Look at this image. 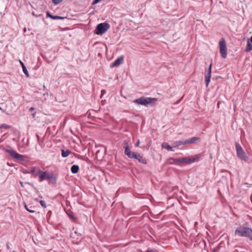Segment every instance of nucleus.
Masks as SVG:
<instances>
[{
    "instance_id": "36",
    "label": "nucleus",
    "mask_w": 252,
    "mask_h": 252,
    "mask_svg": "<svg viewBox=\"0 0 252 252\" xmlns=\"http://www.w3.org/2000/svg\"><path fill=\"white\" fill-rule=\"evenodd\" d=\"M32 14L33 16H34L35 17H38V16H37V15H36V14H35L34 13V12H32Z\"/></svg>"
},
{
    "instance_id": "5",
    "label": "nucleus",
    "mask_w": 252,
    "mask_h": 252,
    "mask_svg": "<svg viewBox=\"0 0 252 252\" xmlns=\"http://www.w3.org/2000/svg\"><path fill=\"white\" fill-rule=\"evenodd\" d=\"M110 28V25L107 23H102L98 24L95 29V33L100 35L105 32Z\"/></svg>"
},
{
    "instance_id": "7",
    "label": "nucleus",
    "mask_w": 252,
    "mask_h": 252,
    "mask_svg": "<svg viewBox=\"0 0 252 252\" xmlns=\"http://www.w3.org/2000/svg\"><path fill=\"white\" fill-rule=\"evenodd\" d=\"M212 63H211L210 64L209 68L207 72L205 73V81L206 84V86L208 87L211 80V70H212Z\"/></svg>"
},
{
    "instance_id": "21",
    "label": "nucleus",
    "mask_w": 252,
    "mask_h": 252,
    "mask_svg": "<svg viewBox=\"0 0 252 252\" xmlns=\"http://www.w3.org/2000/svg\"><path fill=\"white\" fill-rule=\"evenodd\" d=\"M67 214L70 220H73L74 221L76 220V218L75 217V216H74V214L72 212H70L69 213H67Z\"/></svg>"
},
{
    "instance_id": "28",
    "label": "nucleus",
    "mask_w": 252,
    "mask_h": 252,
    "mask_svg": "<svg viewBox=\"0 0 252 252\" xmlns=\"http://www.w3.org/2000/svg\"><path fill=\"white\" fill-rule=\"evenodd\" d=\"M181 162H182V163H188V158H182Z\"/></svg>"
},
{
    "instance_id": "35",
    "label": "nucleus",
    "mask_w": 252,
    "mask_h": 252,
    "mask_svg": "<svg viewBox=\"0 0 252 252\" xmlns=\"http://www.w3.org/2000/svg\"><path fill=\"white\" fill-rule=\"evenodd\" d=\"M2 127H6V128H8L9 127V126L6 125H3L2 126Z\"/></svg>"
},
{
    "instance_id": "6",
    "label": "nucleus",
    "mask_w": 252,
    "mask_h": 252,
    "mask_svg": "<svg viewBox=\"0 0 252 252\" xmlns=\"http://www.w3.org/2000/svg\"><path fill=\"white\" fill-rule=\"evenodd\" d=\"M51 173L46 171H42L39 169L35 175L38 176L40 181H42L46 179L48 180V177H50Z\"/></svg>"
},
{
    "instance_id": "31",
    "label": "nucleus",
    "mask_w": 252,
    "mask_h": 252,
    "mask_svg": "<svg viewBox=\"0 0 252 252\" xmlns=\"http://www.w3.org/2000/svg\"><path fill=\"white\" fill-rule=\"evenodd\" d=\"M139 144H140V141L138 140L137 141V142L136 143L135 145V147H137L139 146Z\"/></svg>"
},
{
    "instance_id": "42",
    "label": "nucleus",
    "mask_w": 252,
    "mask_h": 252,
    "mask_svg": "<svg viewBox=\"0 0 252 252\" xmlns=\"http://www.w3.org/2000/svg\"><path fill=\"white\" fill-rule=\"evenodd\" d=\"M1 108L0 107V110H1Z\"/></svg>"
},
{
    "instance_id": "4",
    "label": "nucleus",
    "mask_w": 252,
    "mask_h": 252,
    "mask_svg": "<svg viewBox=\"0 0 252 252\" xmlns=\"http://www.w3.org/2000/svg\"><path fill=\"white\" fill-rule=\"evenodd\" d=\"M235 147L238 157L242 160L248 161L249 158L241 146L238 143H235Z\"/></svg>"
},
{
    "instance_id": "16",
    "label": "nucleus",
    "mask_w": 252,
    "mask_h": 252,
    "mask_svg": "<svg viewBox=\"0 0 252 252\" xmlns=\"http://www.w3.org/2000/svg\"><path fill=\"white\" fill-rule=\"evenodd\" d=\"M161 146H162V148L166 149L168 151H173V148H172V147H171V146L169 145L166 143H162Z\"/></svg>"
},
{
    "instance_id": "32",
    "label": "nucleus",
    "mask_w": 252,
    "mask_h": 252,
    "mask_svg": "<svg viewBox=\"0 0 252 252\" xmlns=\"http://www.w3.org/2000/svg\"><path fill=\"white\" fill-rule=\"evenodd\" d=\"M19 62H20L21 65H22V67H23V65H25L24 63L21 60H20Z\"/></svg>"
},
{
    "instance_id": "13",
    "label": "nucleus",
    "mask_w": 252,
    "mask_h": 252,
    "mask_svg": "<svg viewBox=\"0 0 252 252\" xmlns=\"http://www.w3.org/2000/svg\"><path fill=\"white\" fill-rule=\"evenodd\" d=\"M220 49L226 48V43L225 39L222 38L219 42Z\"/></svg>"
},
{
    "instance_id": "33",
    "label": "nucleus",
    "mask_w": 252,
    "mask_h": 252,
    "mask_svg": "<svg viewBox=\"0 0 252 252\" xmlns=\"http://www.w3.org/2000/svg\"><path fill=\"white\" fill-rule=\"evenodd\" d=\"M106 93V91L104 90H102L101 91V94H104Z\"/></svg>"
},
{
    "instance_id": "12",
    "label": "nucleus",
    "mask_w": 252,
    "mask_h": 252,
    "mask_svg": "<svg viewBox=\"0 0 252 252\" xmlns=\"http://www.w3.org/2000/svg\"><path fill=\"white\" fill-rule=\"evenodd\" d=\"M48 178H49L48 180H49L51 184H56L57 178L54 174L51 173L50 175V177H48Z\"/></svg>"
},
{
    "instance_id": "34",
    "label": "nucleus",
    "mask_w": 252,
    "mask_h": 252,
    "mask_svg": "<svg viewBox=\"0 0 252 252\" xmlns=\"http://www.w3.org/2000/svg\"><path fill=\"white\" fill-rule=\"evenodd\" d=\"M34 110V108L33 107H31V108H30V109H29V111H30V112H31V111H32Z\"/></svg>"
},
{
    "instance_id": "17",
    "label": "nucleus",
    "mask_w": 252,
    "mask_h": 252,
    "mask_svg": "<svg viewBox=\"0 0 252 252\" xmlns=\"http://www.w3.org/2000/svg\"><path fill=\"white\" fill-rule=\"evenodd\" d=\"M71 153V152L69 150H67L66 151L62 150V156L63 158H66V157H68Z\"/></svg>"
},
{
    "instance_id": "9",
    "label": "nucleus",
    "mask_w": 252,
    "mask_h": 252,
    "mask_svg": "<svg viewBox=\"0 0 252 252\" xmlns=\"http://www.w3.org/2000/svg\"><path fill=\"white\" fill-rule=\"evenodd\" d=\"M124 143L126 144V146L125 147V155H126L129 158H132V157L133 156L134 152H131L130 151L128 144L126 141H125Z\"/></svg>"
},
{
    "instance_id": "23",
    "label": "nucleus",
    "mask_w": 252,
    "mask_h": 252,
    "mask_svg": "<svg viewBox=\"0 0 252 252\" xmlns=\"http://www.w3.org/2000/svg\"><path fill=\"white\" fill-rule=\"evenodd\" d=\"M22 69H23V72L26 75V76L28 77H29V74L28 71L25 65H23Z\"/></svg>"
},
{
    "instance_id": "24",
    "label": "nucleus",
    "mask_w": 252,
    "mask_h": 252,
    "mask_svg": "<svg viewBox=\"0 0 252 252\" xmlns=\"http://www.w3.org/2000/svg\"><path fill=\"white\" fill-rule=\"evenodd\" d=\"M65 17L59 16H54V17H52V19L53 20H63L64 19Z\"/></svg>"
},
{
    "instance_id": "1",
    "label": "nucleus",
    "mask_w": 252,
    "mask_h": 252,
    "mask_svg": "<svg viewBox=\"0 0 252 252\" xmlns=\"http://www.w3.org/2000/svg\"><path fill=\"white\" fill-rule=\"evenodd\" d=\"M235 235L240 237H246L252 240V229L247 227H238L235 231Z\"/></svg>"
},
{
    "instance_id": "40",
    "label": "nucleus",
    "mask_w": 252,
    "mask_h": 252,
    "mask_svg": "<svg viewBox=\"0 0 252 252\" xmlns=\"http://www.w3.org/2000/svg\"><path fill=\"white\" fill-rule=\"evenodd\" d=\"M35 200L37 202H38V199H35Z\"/></svg>"
},
{
    "instance_id": "29",
    "label": "nucleus",
    "mask_w": 252,
    "mask_h": 252,
    "mask_svg": "<svg viewBox=\"0 0 252 252\" xmlns=\"http://www.w3.org/2000/svg\"><path fill=\"white\" fill-rule=\"evenodd\" d=\"M35 168H33L30 172H24V173H32V174H33L35 172Z\"/></svg>"
},
{
    "instance_id": "41",
    "label": "nucleus",
    "mask_w": 252,
    "mask_h": 252,
    "mask_svg": "<svg viewBox=\"0 0 252 252\" xmlns=\"http://www.w3.org/2000/svg\"><path fill=\"white\" fill-rule=\"evenodd\" d=\"M29 171H24L23 173L24 172H28Z\"/></svg>"
},
{
    "instance_id": "11",
    "label": "nucleus",
    "mask_w": 252,
    "mask_h": 252,
    "mask_svg": "<svg viewBox=\"0 0 252 252\" xmlns=\"http://www.w3.org/2000/svg\"><path fill=\"white\" fill-rule=\"evenodd\" d=\"M124 61V57L121 56L116 59L111 64V66H117L119 65Z\"/></svg>"
},
{
    "instance_id": "27",
    "label": "nucleus",
    "mask_w": 252,
    "mask_h": 252,
    "mask_svg": "<svg viewBox=\"0 0 252 252\" xmlns=\"http://www.w3.org/2000/svg\"><path fill=\"white\" fill-rule=\"evenodd\" d=\"M63 0H52L53 3H54L55 5H57L59 3L62 2Z\"/></svg>"
},
{
    "instance_id": "8",
    "label": "nucleus",
    "mask_w": 252,
    "mask_h": 252,
    "mask_svg": "<svg viewBox=\"0 0 252 252\" xmlns=\"http://www.w3.org/2000/svg\"><path fill=\"white\" fill-rule=\"evenodd\" d=\"M131 158L136 159L139 161V162L144 164H146L147 163L146 159L138 153L134 152Z\"/></svg>"
},
{
    "instance_id": "10",
    "label": "nucleus",
    "mask_w": 252,
    "mask_h": 252,
    "mask_svg": "<svg viewBox=\"0 0 252 252\" xmlns=\"http://www.w3.org/2000/svg\"><path fill=\"white\" fill-rule=\"evenodd\" d=\"M200 139L199 137H193L190 139H187L184 141V143L186 144H190L192 143H195L198 140Z\"/></svg>"
},
{
    "instance_id": "38",
    "label": "nucleus",
    "mask_w": 252,
    "mask_h": 252,
    "mask_svg": "<svg viewBox=\"0 0 252 252\" xmlns=\"http://www.w3.org/2000/svg\"><path fill=\"white\" fill-rule=\"evenodd\" d=\"M35 112L32 114V117L34 118L35 117Z\"/></svg>"
},
{
    "instance_id": "25",
    "label": "nucleus",
    "mask_w": 252,
    "mask_h": 252,
    "mask_svg": "<svg viewBox=\"0 0 252 252\" xmlns=\"http://www.w3.org/2000/svg\"><path fill=\"white\" fill-rule=\"evenodd\" d=\"M24 207L26 209V210L28 211L30 213H34L35 211L34 210H31L28 207V206L26 205V204L25 203L24 204Z\"/></svg>"
},
{
    "instance_id": "30",
    "label": "nucleus",
    "mask_w": 252,
    "mask_h": 252,
    "mask_svg": "<svg viewBox=\"0 0 252 252\" xmlns=\"http://www.w3.org/2000/svg\"><path fill=\"white\" fill-rule=\"evenodd\" d=\"M47 16L51 18L52 19V17H54L53 15L50 14L49 12H47Z\"/></svg>"
},
{
    "instance_id": "15",
    "label": "nucleus",
    "mask_w": 252,
    "mask_h": 252,
    "mask_svg": "<svg viewBox=\"0 0 252 252\" xmlns=\"http://www.w3.org/2000/svg\"><path fill=\"white\" fill-rule=\"evenodd\" d=\"M252 50V44H251L250 40L248 39L247 41V46L245 49V52H248Z\"/></svg>"
},
{
    "instance_id": "19",
    "label": "nucleus",
    "mask_w": 252,
    "mask_h": 252,
    "mask_svg": "<svg viewBox=\"0 0 252 252\" xmlns=\"http://www.w3.org/2000/svg\"><path fill=\"white\" fill-rule=\"evenodd\" d=\"M173 146L175 147L179 146L180 145H186V143H184V141H174L173 143Z\"/></svg>"
},
{
    "instance_id": "20",
    "label": "nucleus",
    "mask_w": 252,
    "mask_h": 252,
    "mask_svg": "<svg viewBox=\"0 0 252 252\" xmlns=\"http://www.w3.org/2000/svg\"><path fill=\"white\" fill-rule=\"evenodd\" d=\"M199 157L198 156H197L195 158H188V163H190L196 161Z\"/></svg>"
},
{
    "instance_id": "39",
    "label": "nucleus",
    "mask_w": 252,
    "mask_h": 252,
    "mask_svg": "<svg viewBox=\"0 0 252 252\" xmlns=\"http://www.w3.org/2000/svg\"><path fill=\"white\" fill-rule=\"evenodd\" d=\"M20 184H21V185L22 186H23V182H20Z\"/></svg>"
},
{
    "instance_id": "26",
    "label": "nucleus",
    "mask_w": 252,
    "mask_h": 252,
    "mask_svg": "<svg viewBox=\"0 0 252 252\" xmlns=\"http://www.w3.org/2000/svg\"><path fill=\"white\" fill-rule=\"evenodd\" d=\"M39 202L43 208H46V204L44 200H40Z\"/></svg>"
},
{
    "instance_id": "22",
    "label": "nucleus",
    "mask_w": 252,
    "mask_h": 252,
    "mask_svg": "<svg viewBox=\"0 0 252 252\" xmlns=\"http://www.w3.org/2000/svg\"><path fill=\"white\" fill-rule=\"evenodd\" d=\"M171 161H172L173 162H179V163H182V162H181L182 161V158H171L170 159H169V161L171 163H172V162Z\"/></svg>"
},
{
    "instance_id": "18",
    "label": "nucleus",
    "mask_w": 252,
    "mask_h": 252,
    "mask_svg": "<svg viewBox=\"0 0 252 252\" xmlns=\"http://www.w3.org/2000/svg\"><path fill=\"white\" fill-rule=\"evenodd\" d=\"M220 53L221 54V57L225 59L227 55L226 48L221 49H220Z\"/></svg>"
},
{
    "instance_id": "14",
    "label": "nucleus",
    "mask_w": 252,
    "mask_h": 252,
    "mask_svg": "<svg viewBox=\"0 0 252 252\" xmlns=\"http://www.w3.org/2000/svg\"><path fill=\"white\" fill-rule=\"evenodd\" d=\"M79 169V167L77 165H73L71 167V171L73 174H76L78 173Z\"/></svg>"
},
{
    "instance_id": "3",
    "label": "nucleus",
    "mask_w": 252,
    "mask_h": 252,
    "mask_svg": "<svg viewBox=\"0 0 252 252\" xmlns=\"http://www.w3.org/2000/svg\"><path fill=\"white\" fill-rule=\"evenodd\" d=\"M4 151L7 153L12 158L16 159L20 161H23L25 160V157L24 156L18 154L10 147L5 149Z\"/></svg>"
},
{
    "instance_id": "2",
    "label": "nucleus",
    "mask_w": 252,
    "mask_h": 252,
    "mask_svg": "<svg viewBox=\"0 0 252 252\" xmlns=\"http://www.w3.org/2000/svg\"><path fill=\"white\" fill-rule=\"evenodd\" d=\"M157 100L156 98L142 96L133 100V102L138 105L147 106L149 104L155 103Z\"/></svg>"
},
{
    "instance_id": "37",
    "label": "nucleus",
    "mask_w": 252,
    "mask_h": 252,
    "mask_svg": "<svg viewBox=\"0 0 252 252\" xmlns=\"http://www.w3.org/2000/svg\"><path fill=\"white\" fill-rule=\"evenodd\" d=\"M250 40V41H251L252 43V36L251 37V38Z\"/></svg>"
}]
</instances>
